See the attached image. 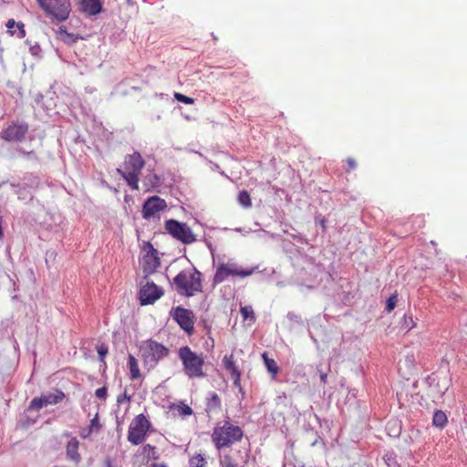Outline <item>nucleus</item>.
Listing matches in <instances>:
<instances>
[{
    "label": "nucleus",
    "mask_w": 467,
    "mask_h": 467,
    "mask_svg": "<svg viewBox=\"0 0 467 467\" xmlns=\"http://www.w3.org/2000/svg\"><path fill=\"white\" fill-rule=\"evenodd\" d=\"M254 268H242L236 263L229 261L227 263L220 264L216 269L213 281L215 283H222L229 276L246 277L251 275Z\"/></svg>",
    "instance_id": "9"
},
{
    "label": "nucleus",
    "mask_w": 467,
    "mask_h": 467,
    "mask_svg": "<svg viewBox=\"0 0 467 467\" xmlns=\"http://www.w3.org/2000/svg\"><path fill=\"white\" fill-rule=\"evenodd\" d=\"M150 427V422L144 414L137 415L129 426L128 441L133 445L142 443Z\"/></svg>",
    "instance_id": "7"
},
{
    "label": "nucleus",
    "mask_w": 467,
    "mask_h": 467,
    "mask_svg": "<svg viewBox=\"0 0 467 467\" xmlns=\"http://www.w3.org/2000/svg\"><path fill=\"white\" fill-rule=\"evenodd\" d=\"M64 398L65 394L61 390H56L55 393L42 394L40 397H36L31 400L28 409L39 410L43 407L59 403Z\"/></svg>",
    "instance_id": "14"
},
{
    "label": "nucleus",
    "mask_w": 467,
    "mask_h": 467,
    "mask_svg": "<svg viewBox=\"0 0 467 467\" xmlns=\"http://www.w3.org/2000/svg\"><path fill=\"white\" fill-rule=\"evenodd\" d=\"M3 223H4L3 216L0 215V241L4 238Z\"/></svg>",
    "instance_id": "39"
},
{
    "label": "nucleus",
    "mask_w": 467,
    "mask_h": 467,
    "mask_svg": "<svg viewBox=\"0 0 467 467\" xmlns=\"http://www.w3.org/2000/svg\"><path fill=\"white\" fill-rule=\"evenodd\" d=\"M17 151H18L20 154H22V155H24V156L27 157L28 159H30V158H35V157H36V156H35V152H34L33 150L26 151V150H24L23 149L19 148V149H17Z\"/></svg>",
    "instance_id": "37"
},
{
    "label": "nucleus",
    "mask_w": 467,
    "mask_h": 467,
    "mask_svg": "<svg viewBox=\"0 0 467 467\" xmlns=\"http://www.w3.org/2000/svg\"><path fill=\"white\" fill-rule=\"evenodd\" d=\"M142 453L149 460H155L159 457L156 448L150 444H146L142 447Z\"/></svg>",
    "instance_id": "27"
},
{
    "label": "nucleus",
    "mask_w": 467,
    "mask_h": 467,
    "mask_svg": "<svg viewBox=\"0 0 467 467\" xmlns=\"http://www.w3.org/2000/svg\"><path fill=\"white\" fill-rule=\"evenodd\" d=\"M410 327H409V330L416 327V323H415V321L412 319V317H410Z\"/></svg>",
    "instance_id": "44"
},
{
    "label": "nucleus",
    "mask_w": 467,
    "mask_h": 467,
    "mask_svg": "<svg viewBox=\"0 0 467 467\" xmlns=\"http://www.w3.org/2000/svg\"><path fill=\"white\" fill-rule=\"evenodd\" d=\"M406 359H407V360H409V361H410V362H411V363L413 362V358H412V357H411V358L407 357V358H406Z\"/></svg>",
    "instance_id": "49"
},
{
    "label": "nucleus",
    "mask_w": 467,
    "mask_h": 467,
    "mask_svg": "<svg viewBox=\"0 0 467 467\" xmlns=\"http://www.w3.org/2000/svg\"><path fill=\"white\" fill-rule=\"evenodd\" d=\"M265 366L267 371L271 374L272 379H275L279 373V367L277 363L273 358H269L265 355Z\"/></svg>",
    "instance_id": "25"
},
{
    "label": "nucleus",
    "mask_w": 467,
    "mask_h": 467,
    "mask_svg": "<svg viewBox=\"0 0 467 467\" xmlns=\"http://www.w3.org/2000/svg\"><path fill=\"white\" fill-rule=\"evenodd\" d=\"M238 202L243 207H250L251 206V198L247 191H241L238 194Z\"/></svg>",
    "instance_id": "29"
},
{
    "label": "nucleus",
    "mask_w": 467,
    "mask_h": 467,
    "mask_svg": "<svg viewBox=\"0 0 467 467\" xmlns=\"http://www.w3.org/2000/svg\"><path fill=\"white\" fill-rule=\"evenodd\" d=\"M150 467H167V466L164 464L154 463Z\"/></svg>",
    "instance_id": "47"
},
{
    "label": "nucleus",
    "mask_w": 467,
    "mask_h": 467,
    "mask_svg": "<svg viewBox=\"0 0 467 467\" xmlns=\"http://www.w3.org/2000/svg\"><path fill=\"white\" fill-rule=\"evenodd\" d=\"M29 51H30L31 55L37 57V56H39V54L41 52V47L37 43H36L35 45L30 46Z\"/></svg>",
    "instance_id": "36"
},
{
    "label": "nucleus",
    "mask_w": 467,
    "mask_h": 467,
    "mask_svg": "<svg viewBox=\"0 0 467 467\" xmlns=\"http://www.w3.org/2000/svg\"><path fill=\"white\" fill-rule=\"evenodd\" d=\"M241 313L244 320L248 318L254 319V311L250 306H244L241 308Z\"/></svg>",
    "instance_id": "34"
},
{
    "label": "nucleus",
    "mask_w": 467,
    "mask_h": 467,
    "mask_svg": "<svg viewBox=\"0 0 467 467\" xmlns=\"http://www.w3.org/2000/svg\"><path fill=\"white\" fill-rule=\"evenodd\" d=\"M143 183L147 190L154 189L160 186L161 179L156 173L150 172L144 177Z\"/></svg>",
    "instance_id": "24"
},
{
    "label": "nucleus",
    "mask_w": 467,
    "mask_h": 467,
    "mask_svg": "<svg viewBox=\"0 0 467 467\" xmlns=\"http://www.w3.org/2000/svg\"><path fill=\"white\" fill-rule=\"evenodd\" d=\"M174 98L177 101L187 104V105L192 104L194 102V99L192 98L187 97L183 94L177 93V92L174 94Z\"/></svg>",
    "instance_id": "33"
},
{
    "label": "nucleus",
    "mask_w": 467,
    "mask_h": 467,
    "mask_svg": "<svg viewBox=\"0 0 467 467\" xmlns=\"http://www.w3.org/2000/svg\"><path fill=\"white\" fill-rule=\"evenodd\" d=\"M220 406V399L216 393H212L211 398L208 400L207 407L209 410L216 409Z\"/></svg>",
    "instance_id": "31"
},
{
    "label": "nucleus",
    "mask_w": 467,
    "mask_h": 467,
    "mask_svg": "<svg viewBox=\"0 0 467 467\" xmlns=\"http://www.w3.org/2000/svg\"><path fill=\"white\" fill-rule=\"evenodd\" d=\"M78 447L79 441L76 437H71L66 446L67 457L75 463H78L81 461V456L78 453Z\"/></svg>",
    "instance_id": "18"
},
{
    "label": "nucleus",
    "mask_w": 467,
    "mask_h": 467,
    "mask_svg": "<svg viewBox=\"0 0 467 467\" xmlns=\"http://www.w3.org/2000/svg\"><path fill=\"white\" fill-rule=\"evenodd\" d=\"M224 368L231 374L234 385L240 387L241 372L235 366L233 355L224 356L223 359Z\"/></svg>",
    "instance_id": "17"
},
{
    "label": "nucleus",
    "mask_w": 467,
    "mask_h": 467,
    "mask_svg": "<svg viewBox=\"0 0 467 467\" xmlns=\"http://www.w3.org/2000/svg\"><path fill=\"white\" fill-rule=\"evenodd\" d=\"M13 188H18L16 193L18 195V199L22 201L32 200V193L26 190L25 187H20L19 185H16L15 183H11Z\"/></svg>",
    "instance_id": "28"
},
{
    "label": "nucleus",
    "mask_w": 467,
    "mask_h": 467,
    "mask_svg": "<svg viewBox=\"0 0 467 467\" xmlns=\"http://www.w3.org/2000/svg\"><path fill=\"white\" fill-rule=\"evenodd\" d=\"M56 34L61 41L67 45H72L78 39V37L74 34L68 33L63 26L58 27Z\"/></svg>",
    "instance_id": "22"
},
{
    "label": "nucleus",
    "mask_w": 467,
    "mask_h": 467,
    "mask_svg": "<svg viewBox=\"0 0 467 467\" xmlns=\"http://www.w3.org/2000/svg\"><path fill=\"white\" fill-rule=\"evenodd\" d=\"M206 461L202 454H196L190 459L191 467H206Z\"/></svg>",
    "instance_id": "30"
},
{
    "label": "nucleus",
    "mask_w": 467,
    "mask_h": 467,
    "mask_svg": "<svg viewBox=\"0 0 467 467\" xmlns=\"http://www.w3.org/2000/svg\"><path fill=\"white\" fill-rule=\"evenodd\" d=\"M63 436H65V437H70V432H69V431H65V432L63 433Z\"/></svg>",
    "instance_id": "48"
},
{
    "label": "nucleus",
    "mask_w": 467,
    "mask_h": 467,
    "mask_svg": "<svg viewBox=\"0 0 467 467\" xmlns=\"http://www.w3.org/2000/svg\"><path fill=\"white\" fill-rule=\"evenodd\" d=\"M178 357L182 361L183 371L190 379L204 378L203 371L204 358L203 355L192 351L190 347L183 346L178 350Z\"/></svg>",
    "instance_id": "3"
},
{
    "label": "nucleus",
    "mask_w": 467,
    "mask_h": 467,
    "mask_svg": "<svg viewBox=\"0 0 467 467\" xmlns=\"http://www.w3.org/2000/svg\"><path fill=\"white\" fill-rule=\"evenodd\" d=\"M320 379H321V381L323 383H326V381H327V374H325V373L321 374Z\"/></svg>",
    "instance_id": "46"
},
{
    "label": "nucleus",
    "mask_w": 467,
    "mask_h": 467,
    "mask_svg": "<svg viewBox=\"0 0 467 467\" xmlns=\"http://www.w3.org/2000/svg\"><path fill=\"white\" fill-rule=\"evenodd\" d=\"M101 3L100 0H82L81 1V9L84 13L88 16H95L100 13L101 11Z\"/></svg>",
    "instance_id": "19"
},
{
    "label": "nucleus",
    "mask_w": 467,
    "mask_h": 467,
    "mask_svg": "<svg viewBox=\"0 0 467 467\" xmlns=\"http://www.w3.org/2000/svg\"><path fill=\"white\" fill-rule=\"evenodd\" d=\"M410 327H409V330L416 327V323H415V321L412 319V317H410Z\"/></svg>",
    "instance_id": "45"
},
{
    "label": "nucleus",
    "mask_w": 467,
    "mask_h": 467,
    "mask_svg": "<svg viewBox=\"0 0 467 467\" xmlns=\"http://www.w3.org/2000/svg\"><path fill=\"white\" fill-rule=\"evenodd\" d=\"M212 169H213V171H218L222 175H223V176H225V177H228V176H227L223 171H220V167H219V165H218V164H216V163H213Z\"/></svg>",
    "instance_id": "40"
},
{
    "label": "nucleus",
    "mask_w": 467,
    "mask_h": 467,
    "mask_svg": "<svg viewBox=\"0 0 467 467\" xmlns=\"http://www.w3.org/2000/svg\"><path fill=\"white\" fill-rule=\"evenodd\" d=\"M123 166V169L116 170L117 173L126 181L131 190H138L140 175L145 166L144 159L138 151H135L125 157Z\"/></svg>",
    "instance_id": "2"
},
{
    "label": "nucleus",
    "mask_w": 467,
    "mask_h": 467,
    "mask_svg": "<svg viewBox=\"0 0 467 467\" xmlns=\"http://www.w3.org/2000/svg\"><path fill=\"white\" fill-rule=\"evenodd\" d=\"M432 422L435 426L442 428L447 423V416L446 414L441 410H436Z\"/></svg>",
    "instance_id": "26"
},
{
    "label": "nucleus",
    "mask_w": 467,
    "mask_h": 467,
    "mask_svg": "<svg viewBox=\"0 0 467 467\" xmlns=\"http://www.w3.org/2000/svg\"><path fill=\"white\" fill-rule=\"evenodd\" d=\"M36 2L46 16L53 22L61 23L69 17L70 0H36Z\"/></svg>",
    "instance_id": "5"
},
{
    "label": "nucleus",
    "mask_w": 467,
    "mask_h": 467,
    "mask_svg": "<svg viewBox=\"0 0 467 467\" xmlns=\"http://www.w3.org/2000/svg\"><path fill=\"white\" fill-rule=\"evenodd\" d=\"M108 389L106 387L99 388L95 391V396L99 400H105L107 398Z\"/></svg>",
    "instance_id": "35"
},
{
    "label": "nucleus",
    "mask_w": 467,
    "mask_h": 467,
    "mask_svg": "<svg viewBox=\"0 0 467 467\" xmlns=\"http://www.w3.org/2000/svg\"><path fill=\"white\" fill-rule=\"evenodd\" d=\"M319 223H320V225L322 226L323 230H326L327 229V220H326V218L322 217L319 220Z\"/></svg>",
    "instance_id": "42"
},
{
    "label": "nucleus",
    "mask_w": 467,
    "mask_h": 467,
    "mask_svg": "<svg viewBox=\"0 0 467 467\" xmlns=\"http://www.w3.org/2000/svg\"><path fill=\"white\" fill-rule=\"evenodd\" d=\"M248 457L246 449L232 448L227 452L220 455V464L222 467H244Z\"/></svg>",
    "instance_id": "10"
},
{
    "label": "nucleus",
    "mask_w": 467,
    "mask_h": 467,
    "mask_svg": "<svg viewBox=\"0 0 467 467\" xmlns=\"http://www.w3.org/2000/svg\"><path fill=\"white\" fill-rule=\"evenodd\" d=\"M397 300H398L397 293H394L388 298L387 303H386V308H385L388 313H390L395 308Z\"/></svg>",
    "instance_id": "32"
},
{
    "label": "nucleus",
    "mask_w": 467,
    "mask_h": 467,
    "mask_svg": "<svg viewBox=\"0 0 467 467\" xmlns=\"http://www.w3.org/2000/svg\"><path fill=\"white\" fill-rule=\"evenodd\" d=\"M140 351L143 364L148 369L154 368L162 358L170 354L168 348L153 339L143 341Z\"/></svg>",
    "instance_id": "4"
},
{
    "label": "nucleus",
    "mask_w": 467,
    "mask_h": 467,
    "mask_svg": "<svg viewBox=\"0 0 467 467\" xmlns=\"http://www.w3.org/2000/svg\"><path fill=\"white\" fill-rule=\"evenodd\" d=\"M146 254H144L141 265L146 276L153 274L161 265V260L158 256V251L150 243H146L143 247Z\"/></svg>",
    "instance_id": "12"
},
{
    "label": "nucleus",
    "mask_w": 467,
    "mask_h": 467,
    "mask_svg": "<svg viewBox=\"0 0 467 467\" xmlns=\"http://www.w3.org/2000/svg\"><path fill=\"white\" fill-rule=\"evenodd\" d=\"M128 367H129V369H130V379H131L134 380V379H138L140 378V368H139L138 361H137V359L132 355L129 356Z\"/></svg>",
    "instance_id": "23"
},
{
    "label": "nucleus",
    "mask_w": 467,
    "mask_h": 467,
    "mask_svg": "<svg viewBox=\"0 0 467 467\" xmlns=\"http://www.w3.org/2000/svg\"><path fill=\"white\" fill-rule=\"evenodd\" d=\"M105 466H106V467H116V466L112 463V462H111V460H110L109 458H107V459H106V461H105Z\"/></svg>",
    "instance_id": "43"
},
{
    "label": "nucleus",
    "mask_w": 467,
    "mask_h": 467,
    "mask_svg": "<svg viewBox=\"0 0 467 467\" xmlns=\"http://www.w3.org/2000/svg\"><path fill=\"white\" fill-rule=\"evenodd\" d=\"M98 353L99 357L102 358L108 353V349L107 348L101 346L99 348Z\"/></svg>",
    "instance_id": "38"
},
{
    "label": "nucleus",
    "mask_w": 467,
    "mask_h": 467,
    "mask_svg": "<svg viewBox=\"0 0 467 467\" xmlns=\"http://www.w3.org/2000/svg\"><path fill=\"white\" fill-rule=\"evenodd\" d=\"M100 428V424L99 421L98 414L90 420V423L88 428L81 429L79 431V435L83 439L88 438L92 432L98 431Z\"/></svg>",
    "instance_id": "21"
},
{
    "label": "nucleus",
    "mask_w": 467,
    "mask_h": 467,
    "mask_svg": "<svg viewBox=\"0 0 467 467\" xmlns=\"http://www.w3.org/2000/svg\"><path fill=\"white\" fill-rule=\"evenodd\" d=\"M165 230L173 238L182 244H190L196 241L195 234L185 223H181L174 219H169L165 222Z\"/></svg>",
    "instance_id": "8"
},
{
    "label": "nucleus",
    "mask_w": 467,
    "mask_h": 467,
    "mask_svg": "<svg viewBox=\"0 0 467 467\" xmlns=\"http://www.w3.org/2000/svg\"><path fill=\"white\" fill-rule=\"evenodd\" d=\"M171 316L182 329L188 334L192 333L194 329V315L192 310L182 306H176L171 309Z\"/></svg>",
    "instance_id": "11"
},
{
    "label": "nucleus",
    "mask_w": 467,
    "mask_h": 467,
    "mask_svg": "<svg viewBox=\"0 0 467 467\" xmlns=\"http://www.w3.org/2000/svg\"><path fill=\"white\" fill-rule=\"evenodd\" d=\"M242 437L243 431L241 428L228 421H225L221 427H216L212 435L213 441L218 450L230 446L234 441L241 440Z\"/></svg>",
    "instance_id": "6"
},
{
    "label": "nucleus",
    "mask_w": 467,
    "mask_h": 467,
    "mask_svg": "<svg viewBox=\"0 0 467 467\" xmlns=\"http://www.w3.org/2000/svg\"><path fill=\"white\" fill-rule=\"evenodd\" d=\"M166 208L167 204L165 200L156 195L151 196L148 198L142 205V217L144 219H150L153 217L156 213L165 210Z\"/></svg>",
    "instance_id": "16"
},
{
    "label": "nucleus",
    "mask_w": 467,
    "mask_h": 467,
    "mask_svg": "<svg viewBox=\"0 0 467 467\" xmlns=\"http://www.w3.org/2000/svg\"><path fill=\"white\" fill-rule=\"evenodd\" d=\"M163 295V290L161 287L155 285L152 281H147L145 285H142L139 296L140 300V305L146 306L153 304Z\"/></svg>",
    "instance_id": "13"
},
{
    "label": "nucleus",
    "mask_w": 467,
    "mask_h": 467,
    "mask_svg": "<svg viewBox=\"0 0 467 467\" xmlns=\"http://www.w3.org/2000/svg\"><path fill=\"white\" fill-rule=\"evenodd\" d=\"M28 131L26 122H12L1 133V138L6 141H21Z\"/></svg>",
    "instance_id": "15"
},
{
    "label": "nucleus",
    "mask_w": 467,
    "mask_h": 467,
    "mask_svg": "<svg viewBox=\"0 0 467 467\" xmlns=\"http://www.w3.org/2000/svg\"><path fill=\"white\" fill-rule=\"evenodd\" d=\"M192 410L189 406H185L182 410V413L185 415H190V414H192Z\"/></svg>",
    "instance_id": "41"
},
{
    "label": "nucleus",
    "mask_w": 467,
    "mask_h": 467,
    "mask_svg": "<svg viewBox=\"0 0 467 467\" xmlns=\"http://www.w3.org/2000/svg\"><path fill=\"white\" fill-rule=\"evenodd\" d=\"M173 285L179 295L191 297L202 291V273L196 268L184 269L174 278Z\"/></svg>",
    "instance_id": "1"
},
{
    "label": "nucleus",
    "mask_w": 467,
    "mask_h": 467,
    "mask_svg": "<svg viewBox=\"0 0 467 467\" xmlns=\"http://www.w3.org/2000/svg\"><path fill=\"white\" fill-rule=\"evenodd\" d=\"M5 26L11 36H15L16 34L18 38H24L26 36L25 25L23 22L16 23L14 19H9Z\"/></svg>",
    "instance_id": "20"
}]
</instances>
